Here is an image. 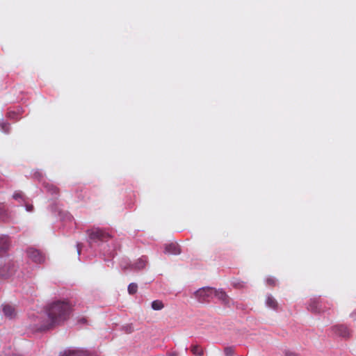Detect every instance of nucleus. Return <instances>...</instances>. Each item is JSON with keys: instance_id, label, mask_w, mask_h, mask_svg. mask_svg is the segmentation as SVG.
Instances as JSON below:
<instances>
[{"instance_id": "obj_1", "label": "nucleus", "mask_w": 356, "mask_h": 356, "mask_svg": "<svg viewBox=\"0 0 356 356\" xmlns=\"http://www.w3.org/2000/svg\"><path fill=\"white\" fill-rule=\"evenodd\" d=\"M72 307L67 301L57 300L50 303L47 307L48 322L42 325V330H49L65 321L70 315Z\"/></svg>"}, {"instance_id": "obj_2", "label": "nucleus", "mask_w": 356, "mask_h": 356, "mask_svg": "<svg viewBox=\"0 0 356 356\" xmlns=\"http://www.w3.org/2000/svg\"><path fill=\"white\" fill-rule=\"evenodd\" d=\"M89 239L93 242H107L111 238V235L106 231L99 228H92L88 230Z\"/></svg>"}, {"instance_id": "obj_3", "label": "nucleus", "mask_w": 356, "mask_h": 356, "mask_svg": "<svg viewBox=\"0 0 356 356\" xmlns=\"http://www.w3.org/2000/svg\"><path fill=\"white\" fill-rule=\"evenodd\" d=\"M26 254L28 258L35 264H43L45 261L44 255L40 250L33 248H27Z\"/></svg>"}, {"instance_id": "obj_4", "label": "nucleus", "mask_w": 356, "mask_h": 356, "mask_svg": "<svg viewBox=\"0 0 356 356\" xmlns=\"http://www.w3.org/2000/svg\"><path fill=\"white\" fill-rule=\"evenodd\" d=\"M17 270V265L13 260H8L5 262L3 267H1V278L9 277L15 274Z\"/></svg>"}, {"instance_id": "obj_5", "label": "nucleus", "mask_w": 356, "mask_h": 356, "mask_svg": "<svg viewBox=\"0 0 356 356\" xmlns=\"http://www.w3.org/2000/svg\"><path fill=\"white\" fill-rule=\"evenodd\" d=\"M215 289L211 287H203L195 292V296L200 302H204L207 299L213 295Z\"/></svg>"}, {"instance_id": "obj_6", "label": "nucleus", "mask_w": 356, "mask_h": 356, "mask_svg": "<svg viewBox=\"0 0 356 356\" xmlns=\"http://www.w3.org/2000/svg\"><path fill=\"white\" fill-rule=\"evenodd\" d=\"M2 311L4 316L9 319L15 318L17 314L15 307L10 304L4 305Z\"/></svg>"}, {"instance_id": "obj_7", "label": "nucleus", "mask_w": 356, "mask_h": 356, "mask_svg": "<svg viewBox=\"0 0 356 356\" xmlns=\"http://www.w3.org/2000/svg\"><path fill=\"white\" fill-rule=\"evenodd\" d=\"M334 332L342 337H349L350 336V332L349 329L343 325H335L332 328Z\"/></svg>"}, {"instance_id": "obj_8", "label": "nucleus", "mask_w": 356, "mask_h": 356, "mask_svg": "<svg viewBox=\"0 0 356 356\" xmlns=\"http://www.w3.org/2000/svg\"><path fill=\"white\" fill-rule=\"evenodd\" d=\"M164 252L168 254H179L181 250L177 243H171L165 245Z\"/></svg>"}, {"instance_id": "obj_9", "label": "nucleus", "mask_w": 356, "mask_h": 356, "mask_svg": "<svg viewBox=\"0 0 356 356\" xmlns=\"http://www.w3.org/2000/svg\"><path fill=\"white\" fill-rule=\"evenodd\" d=\"M308 309L313 313H321L323 312L321 308V302L317 300H313L309 305Z\"/></svg>"}, {"instance_id": "obj_10", "label": "nucleus", "mask_w": 356, "mask_h": 356, "mask_svg": "<svg viewBox=\"0 0 356 356\" xmlns=\"http://www.w3.org/2000/svg\"><path fill=\"white\" fill-rule=\"evenodd\" d=\"M10 245V238L8 236H1V252L8 250Z\"/></svg>"}, {"instance_id": "obj_11", "label": "nucleus", "mask_w": 356, "mask_h": 356, "mask_svg": "<svg viewBox=\"0 0 356 356\" xmlns=\"http://www.w3.org/2000/svg\"><path fill=\"white\" fill-rule=\"evenodd\" d=\"M213 295L216 296L218 299L221 300L225 303L228 302V296L226 293L222 290H216L215 289V292H213Z\"/></svg>"}, {"instance_id": "obj_12", "label": "nucleus", "mask_w": 356, "mask_h": 356, "mask_svg": "<svg viewBox=\"0 0 356 356\" xmlns=\"http://www.w3.org/2000/svg\"><path fill=\"white\" fill-rule=\"evenodd\" d=\"M191 351L195 356H202L204 355V349L199 345H192Z\"/></svg>"}, {"instance_id": "obj_13", "label": "nucleus", "mask_w": 356, "mask_h": 356, "mask_svg": "<svg viewBox=\"0 0 356 356\" xmlns=\"http://www.w3.org/2000/svg\"><path fill=\"white\" fill-rule=\"evenodd\" d=\"M266 305L268 307L274 309H277L278 305L277 300L271 296L267 297Z\"/></svg>"}, {"instance_id": "obj_14", "label": "nucleus", "mask_w": 356, "mask_h": 356, "mask_svg": "<svg viewBox=\"0 0 356 356\" xmlns=\"http://www.w3.org/2000/svg\"><path fill=\"white\" fill-rule=\"evenodd\" d=\"M146 259L145 258H140L134 265H133V267L134 268H136V269H143L145 268V264H146Z\"/></svg>"}, {"instance_id": "obj_15", "label": "nucleus", "mask_w": 356, "mask_h": 356, "mask_svg": "<svg viewBox=\"0 0 356 356\" xmlns=\"http://www.w3.org/2000/svg\"><path fill=\"white\" fill-rule=\"evenodd\" d=\"M164 307V305L162 301L159 300H154L152 302V308L154 310H161Z\"/></svg>"}, {"instance_id": "obj_16", "label": "nucleus", "mask_w": 356, "mask_h": 356, "mask_svg": "<svg viewBox=\"0 0 356 356\" xmlns=\"http://www.w3.org/2000/svg\"><path fill=\"white\" fill-rule=\"evenodd\" d=\"M83 354L81 351L66 350L60 356H82Z\"/></svg>"}, {"instance_id": "obj_17", "label": "nucleus", "mask_w": 356, "mask_h": 356, "mask_svg": "<svg viewBox=\"0 0 356 356\" xmlns=\"http://www.w3.org/2000/svg\"><path fill=\"white\" fill-rule=\"evenodd\" d=\"M13 199L16 200H22L25 201V196L22 191H16L14 193L13 195Z\"/></svg>"}, {"instance_id": "obj_18", "label": "nucleus", "mask_w": 356, "mask_h": 356, "mask_svg": "<svg viewBox=\"0 0 356 356\" xmlns=\"http://www.w3.org/2000/svg\"><path fill=\"white\" fill-rule=\"evenodd\" d=\"M138 285L136 283H131L128 286V292L131 295H134L137 292Z\"/></svg>"}, {"instance_id": "obj_19", "label": "nucleus", "mask_w": 356, "mask_h": 356, "mask_svg": "<svg viewBox=\"0 0 356 356\" xmlns=\"http://www.w3.org/2000/svg\"><path fill=\"white\" fill-rule=\"evenodd\" d=\"M224 353L225 356H234V348L232 346H228L225 348Z\"/></svg>"}, {"instance_id": "obj_20", "label": "nucleus", "mask_w": 356, "mask_h": 356, "mask_svg": "<svg viewBox=\"0 0 356 356\" xmlns=\"http://www.w3.org/2000/svg\"><path fill=\"white\" fill-rule=\"evenodd\" d=\"M266 283L270 286H274L276 284V280L273 277H268L266 279Z\"/></svg>"}, {"instance_id": "obj_21", "label": "nucleus", "mask_w": 356, "mask_h": 356, "mask_svg": "<svg viewBox=\"0 0 356 356\" xmlns=\"http://www.w3.org/2000/svg\"><path fill=\"white\" fill-rule=\"evenodd\" d=\"M7 115L10 119L17 120L18 118V114L15 111H9Z\"/></svg>"}, {"instance_id": "obj_22", "label": "nucleus", "mask_w": 356, "mask_h": 356, "mask_svg": "<svg viewBox=\"0 0 356 356\" xmlns=\"http://www.w3.org/2000/svg\"><path fill=\"white\" fill-rule=\"evenodd\" d=\"M1 130H3L4 132H6V133L9 132L10 124L1 123Z\"/></svg>"}, {"instance_id": "obj_23", "label": "nucleus", "mask_w": 356, "mask_h": 356, "mask_svg": "<svg viewBox=\"0 0 356 356\" xmlns=\"http://www.w3.org/2000/svg\"><path fill=\"white\" fill-rule=\"evenodd\" d=\"M26 209L28 211H32L33 210V206L32 204H25Z\"/></svg>"}, {"instance_id": "obj_24", "label": "nucleus", "mask_w": 356, "mask_h": 356, "mask_svg": "<svg viewBox=\"0 0 356 356\" xmlns=\"http://www.w3.org/2000/svg\"><path fill=\"white\" fill-rule=\"evenodd\" d=\"M49 190L52 193H58V190L56 187H54V186H50Z\"/></svg>"}, {"instance_id": "obj_25", "label": "nucleus", "mask_w": 356, "mask_h": 356, "mask_svg": "<svg viewBox=\"0 0 356 356\" xmlns=\"http://www.w3.org/2000/svg\"><path fill=\"white\" fill-rule=\"evenodd\" d=\"M350 316L354 321H356V310L352 312Z\"/></svg>"}, {"instance_id": "obj_26", "label": "nucleus", "mask_w": 356, "mask_h": 356, "mask_svg": "<svg viewBox=\"0 0 356 356\" xmlns=\"http://www.w3.org/2000/svg\"><path fill=\"white\" fill-rule=\"evenodd\" d=\"M126 332H127V333H131V332H133V329H132V327H131V326H128V327H127V328H126Z\"/></svg>"}, {"instance_id": "obj_27", "label": "nucleus", "mask_w": 356, "mask_h": 356, "mask_svg": "<svg viewBox=\"0 0 356 356\" xmlns=\"http://www.w3.org/2000/svg\"><path fill=\"white\" fill-rule=\"evenodd\" d=\"M77 250H78V254H80V253H81V244H79V243L77 244Z\"/></svg>"}, {"instance_id": "obj_28", "label": "nucleus", "mask_w": 356, "mask_h": 356, "mask_svg": "<svg viewBox=\"0 0 356 356\" xmlns=\"http://www.w3.org/2000/svg\"><path fill=\"white\" fill-rule=\"evenodd\" d=\"M1 220L3 219V208L1 207Z\"/></svg>"}, {"instance_id": "obj_29", "label": "nucleus", "mask_w": 356, "mask_h": 356, "mask_svg": "<svg viewBox=\"0 0 356 356\" xmlns=\"http://www.w3.org/2000/svg\"><path fill=\"white\" fill-rule=\"evenodd\" d=\"M80 321L82 322V323H85L86 322V319L85 318H81L80 320Z\"/></svg>"}, {"instance_id": "obj_30", "label": "nucleus", "mask_w": 356, "mask_h": 356, "mask_svg": "<svg viewBox=\"0 0 356 356\" xmlns=\"http://www.w3.org/2000/svg\"><path fill=\"white\" fill-rule=\"evenodd\" d=\"M121 266H122V268H124V269H125V268H126V266H122V265H121Z\"/></svg>"}]
</instances>
